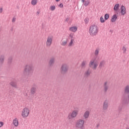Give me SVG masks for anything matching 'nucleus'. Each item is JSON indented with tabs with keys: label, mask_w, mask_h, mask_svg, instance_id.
Returning a JSON list of instances; mask_svg holds the SVG:
<instances>
[{
	"label": "nucleus",
	"mask_w": 129,
	"mask_h": 129,
	"mask_svg": "<svg viewBox=\"0 0 129 129\" xmlns=\"http://www.w3.org/2000/svg\"><path fill=\"white\" fill-rule=\"evenodd\" d=\"M89 4H90V2H89L88 0L84 2V6H85V7H87Z\"/></svg>",
	"instance_id": "c756f323"
},
{
	"label": "nucleus",
	"mask_w": 129,
	"mask_h": 129,
	"mask_svg": "<svg viewBox=\"0 0 129 129\" xmlns=\"http://www.w3.org/2000/svg\"><path fill=\"white\" fill-rule=\"evenodd\" d=\"M98 27H97V25H93L90 26L89 29V33L90 35V36H96L97 34H98Z\"/></svg>",
	"instance_id": "f03ea898"
},
{
	"label": "nucleus",
	"mask_w": 129,
	"mask_h": 129,
	"mask_svg": "<svg viewBox=\"0 0 129 129\" xmlns=\"http://www.w3.org/2000/svg\"><path fill=\"white\" fill-rule=\"evenodd\" d=\"M11 92H13V91H12V90H10V91H9V93H11Z\"/></svg>",
	"instance_id": "de8ad7c7"
},
{
	"label": "nucleus",
	"mask_w": 129,
	"mask_h": 129,
	"mask_svg": "<svg viewBox=\"0 0 129 129\" xmlns=\"http://www.w3.org/2000/svg\"><path fill=\"white\" fill-rule=\"evenodd\" d=\"M82 3H84L85 2V0H82Z\"/></svg>",
	"instance_id": "a18cd8bd"
},
{
	"label": "nucleus",
	"mask_w": 129,
	"mask_h": 129,
	"mask_svg": "<svg viewBox=\"0 0 129 129\" xmlns=\"http://www.w3.org/2000/svg\"><path fill=\"white\" fill-rule=\"evenodd\" d=\"M88 22H89L88 19H85V22L86 23V24H88Z\"/></svg>",
	"instance_id": "e433bc0d"
},
{
	"label": "nucleus",
	"mask_w": 129,
	"mask_h": 129,
	"mask_svg": "<svg viewBox=\"0 0 129 129\" xmlns=\"http://www.w3.org/2000/svg\"><path fill=\"white\" fill-rule=\"evenodd\" d=\"M124 94H129V85H127L124 87Z\"/></svg>",
	"instance_id": "a211bd4d"
},
{
	"label": "nucleus",
	"mask_w": 129,
	"mask_h": 129,
	"mask_svg": "<svg viewBox=\"0 0 129 129\" xmlns=\"http://www.w3.org/2000/svg\"><path fill=\"white\" fill-rule=\"evenodd\" d=\"M98 54H99V49H96L95 50V52H94L95 56H97Z\"/></svg>",
	"instance_id": "c85d7f7f"
},
{
	"label": "nucleus",
	"mask_w": 129,
	"mask_h": 129,
	"mask_svg": "<svg viewBox=\"0 0 129 129\" xmlns=\"http://www.w3.org/2000/svg\"><path fill=\"white\" fill-rule=\"evenodd\" d=\"M69 30L70 31H71V32H75L76 31H77V27L76 26L72 27L70 28Z\"/></svg>",
	"instance_id": "b1692460"
},
{
	"label": "nucleus",
	"mask_w": 129,
	"mask_h": 129,
	"mask_svg": "<svg viewBox=\"0 0 129 129\" xmlns=\"http://www.w3.org/2000/svg\"><path fill=\"white\" fill-rule=\"evenodd\" d=\"M10 84L12 87H14V88H18V85L17 84V82L14 81H12L10 83Z\"/></svg>",
	"instance_id": "412c9836"
},
{
	"label": "nucleus",
	"mask_w": 129,
	"mask_h": 129,
	"mask_svg": "<svg viewBox=\"0 0 129 129\" xmlns=\"http://www.w3.org/2000/svg\"><path fill=\"white\" fill-rule=\"evenodd\" d=\"M37 1L38 0H32L31 1V4L32 6H36L37 5Z\"/></svg>",
	"instance_id": "bb28decb"
},
{
	"label": "nucleus",
	"mask_w": 129,
	"mask_h": 129,
	"mask_svg": "<svg viewBox=\"0 0 129 129\" xmlns=\"http://www.w3.org/2000/svg\"><path fill=\"white\" fill-rule=\"evenodd\" d=\"M90 75H91V71H90V69H88L84 73V78H88Z\"/></svg>",
	"instance_id": "f8f14e48"
},
{
	"label": "nucleus",
	"mask_w": 129,
	"mask_h": 129,
	"mask_svg": "<svg viewBox=\"0 0 129 129\" xmlns=\"http://www.w3.org/2000/svg\"><path fill=\"white\" fill-rule=\"evenodd\" d=\"M99 126V124H97L96 126L97 127H98Z\"/></svg>",
	"instance_id": "09e8293b"
},
{
	"label": "nucleus",
	"mask_w": 129,
	"mask_h": 129,
	"mask_svg": "<svg viewBox=\"0 0 129 129\" xmlns=\"http://www.w3.org/2000/svg\"><path fill=\"white\" fill-rule=\"evenodd\" d=\"M126 129H129V128H126Z\"/></svg>",
	"instance_id": "3c124183"
},
{
	"label": "nucleus",
	"mask_w": 129,
	"mask_h": 129,
	"mask_svg": "<svg viewBox=\"0 0 129 129\" xmlns=\"http://www.w3.org/2000/svg\"><path fill=\"white\" fill-rule=\"evenodd\" d=\"M55 9H56V7L55 6L50 7L51 11H55Z\"/></svg>",
	"instance_id": "f704fd0d"
},
{
	"label": "nucleus",
	"mask_w": 129,
	"mask_h": 129,
	"mask_svg": "<svg viewBox=\"0 0 129 129\" xmlns=\"http://www.w3.org/2000/svg\"><path fill=\"white\" fill-rule=\"evenodd\" d=\"M76 127L78 129H84V121L80 119L76 122Z\"/></svg>",
	"instance_id": "20e7f679"
},
{
	"label": "nucleus",
	"mask_w": 129,
	"mask_h": 129,
	"mask_svg": "<svg viewBox=\"0 0 129 129\" xmlns=\"http://www.w3.org/2000/svg\"><path fill=\"white\" fill-rule=\"evenodd\" d=\"M67 44V40L65 41H62V42L61 43V46H66Z\"/></svg>",
	"instance_id": "7c9ffc66"
},
{
	"label": "nucleus",
	"mask_w": 129,
	"mask_h": 129,
	"mask_svg": "<svg viewBox=\"0 0 129 129\" xmlns=\"http://www.w3.org/2000/svg\"><path fill=\"white\" fill-rule=\"evenodd\" d=\"M70 37L71 38H73V35H72V34H70Z\"/></svg>",
	"instance_id": "c03bdc74"
},
{
	"label": "nucleus",
	"mask_w": 129,
	"mask_h": 129,
	"mask_svg": "<svg viewBox=\"0 0 129 129\" xmlns=\"http://www.w3.org/2000/svg\"><path fill=\"white\" fill-rule=\"evenodd\" d=\"M122 51H123V53L124 54L126 52V48H125V46H123L122 48Z\"/></svg>",
	"instance_id": "473e14b6"
},
{
	"label": "nucleus",
	"mask_w": 129,
	"mask_h": 129,
	"mask_svg": "<svg viewBox=\"0 0 129 129\" xmlns=\"http://www.w3.org/2000/svg\"><path fill=\"white\" fill-rule=\"evenodd\" d=\"M118 9H119V4H115V6L114 7V11L115 12L118 11Z\"/></svg>",
	"instance_id": "a878e982"
},
{
	"label": "nucleus",
	"mask_w": 129,
	"mask_h": 129,
	"mask_svg": "<svg viewBox=\"0 0 129 129\" xmlns=\"http://www.w3.org/2000/svg\"><path fill=\"white\" fill-rule=\"evenodd\" d=\"M116 20H117V16L116 15V14H114L111 18V22H112V23H114Z\"/></svg>",
	"instance_id": "4be33fe9"
},
{
	"label": "nucleus",
	"mask_w": 129,
	"mask_h": 129,
	"mask_svg": "<svg viewBox=\"0 0 129 129\" xmlns=\"http://www.w3.org/2000/svg\"><path fill=\"white\" fill-rule=\"evenodd\" d=\"M13 124L15 126H19V121H18L17 118H15L13 120Z\"/></svg>",
	"instance_id": "5701e85b"
},
{
	"label": "nucleus",
	"mask_w": 129,
	"mask_h": 129,
	"mask_svg": "<svg viewBox=\"0 0 129 129\" xmlns=\"http://www.w3.org/2000/svg\"><path fill=\"white\" fill-rule=\"evenodd\" d=\"M69 21V18H67L66 19V22H68Z\"/></svg>",
	"instance_id": "79ce46f5"
},
{
	"label": "nucleus",
	"mask_w": 129,
	"mask_h": 129,
	"mask_svg": "<svg viewBox=\"0 0 129 129\" xmlns=\"http://www.w3.org/2000/svg\"><path fill=\"white\" fill-rule=\"evenodd\" d=\"M59 8H63V4H59Z\"/></svg>",
	"instance_id": "58836bf2"
},
{
	"label": "nucleus",
	"mask_w": 129,
	"mask_h": 129,
	"mask_svg": "<svg viewBox=\"0 0 129 129\" xmlns=\"http://www.w3.org/2000/svg\"><path fill=\"white\" fill-rule=\"evenodd\" d=\"M122 103L123 105H127L129 103V94L127 97L123 96L122 97Z\"/></svg>",
	"instance_id": "423d86ee"
},
{
	"label": "nucleus",
	"mask_w": 129,
	"mask_h": 129,
	"mask_svg": "<svg viewBox=\"0 0 129 129\" xmlns=\"http://www.w3.org/2000/svg\"><path fill=\"white\" fill-rule=\"evenodd\" d=\"M30 92L32 95H34L37 92V86H33L31 87L30 89Z\"/></svg>",
	"instance_id": "2eb2a0df"
},
{
	"label": "nucleus",
	"mask_w": 129,
	"mask_h": 129,
	"mask_svg": "<svg viewBox=\"0 0 129 129\" xmlns=\"http://www.w3.org/2000/svg\"><path fill=\"white\" fill-rule=\"evenodd\" d=\"M29 114L30 110H29V108L25 107L23 109L22 112V116H23V117H28Z\"/></svg>",
	"instance_id": "39448f33"
},
{
	"label": "nucleus",
	"mask_w": 129,
	"mask_h": 129,
	"mask_svg": "<svg viewBox=\"0 0 129 129\" xmlns=\"http://www.w3.org/2000/svg\"><path fill=\"white\" fill-rule=\"evenodd\" d=\"M104 65H105V60L101 61L98 67L99 69H101L102 67H104Z\"/></svg>",
	"instance_id": "6ab92c4d"
},
{
	"label": "nucleus",
	"mask_w": 129,
	"mask_h": 129,
	"mask_svg": "<svg viewBox=\"0 0 129 129\" xmlns=\"http://www.w3.org/2000/svg\"><path fill=\"white\" fill-rule=\"evenodd\" d=\"M56 60V58L54 56H52L49 60L48 61V66L49 67H53L54 66V64H55V61Z\"/></svg>",
	"instance_id": "1a4fd4ad"
},
{
	"label": "nucleus",
	"mask_w": 129,
	"mask_h": 129,
	"mask_svg": "<svg viewBox=\"0 0 129 129\" xmlns=\"http://www.w3.org/2000/svg\"><path fill=\"white\" fill-rule=\"evenodd\" d=\"M95 61V59H92L89 63V66L91 68V67H92V66H93L94 64L92 69H93L94 70H96V69L97 68V66H98V64H97V63H94Z\"/></svg>",
	"instance_id": "0eeeda50"
},
{
	"label": "nucleus",
	"mask_w": 129,
	"mask_h": 129,
	"mask_svg": "<svg viewBox=\"0 0 129 129\" xmlns=\"http://www.w3.org/2000/svg\"><path fill=\"white\" fill-rule=\"evenodd\" d=\"M100 22L101 23H104V22H105V20H104L102 16L100 17Z\"/></svg>",
	"instance_id": "72a5a7b5"
},
{
	"label": "nucleus",
	"mask_w": 129,
	"mask_h": 129,
	"mask_svg": "<svg viewBox=\"0 0 129 129\" xmlns=\"http://www.w3.org/2000/svg\"><path fill=\"white\" fill-rule=\"evenodd\" d=\"M3 13V8L0 9V14H2Z\"/></svg>",
	"instance_id": "ea45409f"
},
{
	"label": "nucleus",
	"mask_w": 129,
	"mask_h": 129,
	"mask_svg": "<svg viewBox=\"0 0 129 129\" xmlns=\"http://www.w3.org/2000/svg\"><path fill=\"white\" fill-rule=\"evenodd\" d=\"M11 31L13 32V31H14V28L12 27L11 29Z\"/></svg>",
	"instance_id": "37998d69"
},
{
	"label": "nucleus",
	"mask_w": 129,
	"mask_h": 129,
	"mask_svg": "<svg viewBox=\"0 0 129 129\" xmlns=\"http://www.w3.org/2000/svg\"><path fill=\"white\" fill-rule=\"evenodd\" d=\"M53 36H48L46 41V46H50L52 45V42H53Z\"/></svg>",
	"instance_id": "9b49d317"
},
{
	"label": "nucleus",
	"mask_w": 129,
	"mask_h": 129,
	"mask_svg": "<svg viewBox=\"0 0 129 129\" xmlns=\"http://www.w3.org/2000/svg\"><path fill=\"white\" fill-rule=\"evenodd\" d=\"M121 109H122L121 107H119V108H118V110H119V111H121Z\"/></svg>",
	"instance_id": "a19ab883"
},
{
	"label": "nucleus",
	"mask_w": 129,
	"mask_h": 129,
	"mask_svg": "<svg viewBox=\"0 0 129 129\" xmlns=\"http://www.w3.org/2000/svg\"><path fill=\"white\" fill-rule=\"evenodd\" d=\"M4 125V123L3 122H0V127H2Z\"/></svg>",
	"instance_id": "4c0bfd02"
},
{
	"label": "nucleus",
	"mask_w": 129,
	"mask_h": 129,
	"mask_svg": "<svg viewBox=\"0 0 129 129\" xmlns=\"http://www.w3.org/2000/svg\"><path fill=\"white\" fill-rule=\"evenodd\" d=\"M69 70V66L67 63H62L60 67V72L61 74L65 75Z\"/></svg>",
	"instance_id": "7ed1b4c3"
},
{
	"label": "nucleus",
	"mask_w": 129,
	"mask_h": 129,
	"mask_svg": "<svg viewBox=\"0 0 129 129\" xmlns=\"http://www.w3.org/2000/svg\"><path fill=\"white\" fill-rule=\"evenodd\" d=\"M5 60H6V56L3 54L0 56V67H2L5 63Z\"/></svg>",
	"instance_id": "4468645a"
},
{
	"label": "nucleus",
	"mask_w": 129,
	"mask_h": 129,
	"mask_svg": "<svg viewBox=\"0 0 129 129\" xmlns=\"http://www.w3.org/2000/svg\"><path fill=\"white\" fill-rule=\"evenodd\" d=\"M121 15L122 16H124V15H125V14H126V10L125 9V7L123 6H121Z\"/></svg>",
	"instance_id": "dca6fc26"
},
{
	"label": "nucleus",
	"mask_w": 129,
	"mask_h": 129,
	"mask_svg": "<svg viewBox=\"0 0 129 129\" xmlns=\"http://www.w3.org/2000/svg\"><path fill=\"white\" fill-rule=\"evenodd\" d=\"M109 102L107 100H105L103 103V110L105 111L108 109Z\"/></svg>",
	"instance_id": "9d476101"
},
{
	"label": "nucleus",
	"mask_w": 129,
	"mask_h": 129,
	"mask_svg": "<svg viewBox=\"0 0 129 129\" xmlns=\"http://www.w3.org/2000/svg\"><path fill=\"white\" fill-rule=\"evenodd\" d=\"M74 40L73 39H72L71 40V42H70V43L69 44V46L70 47H71V46H72V44H73V42H74Z\"/></svg>",
	"instance_id": "2f4dec72"
},
{
	"label": "nucleus",
	"mask_w": 129,
	"mask_h": 129,
	"mask_svg": "<svg viewBox=\"0 0 129 129\" xmlns=\"http://www.w3.org/2000/svg\"><path fill=\"white\" fill-rule=\"evenodd\" d=\"M34 73V66L32 63L26 64L24 68L23 73L25 75L30 76Z\"/></svg>",
	"instance_id": "f257e3e1"
},
{
	"label": "nucleus",
	"mask_w": 129,
	"mask_h": 129,
	"mask_svg": "<svg viewBox=\"0 0 129 129\" xmlns=\"http://www.w3.org/2000/svg\"><path fill=\"white\" fill-rule=\"evenodd\" d=\"M77 114H78V111L76 110H74L72 114H70L68 115V118L69 119H72V118H74L77 116Z\"/></svg>",
	"instance_id": "6e6552de"
},
{
	"label": "nucleus",
	"mask_w": 129,
	"mask_h": 129,
	"mask_svg": "<svg viewBox=\"0 0 129 129\" xmlns=\"http://www.w3.org/2000/svg\"><path fill=\"white\" fill-rule=\"evenodd\" d=\"M109 89V85H108V83L107 82H105L103 84V89L104 92L106 93L107 92V90Z\"/></svg>",
	"instance_id": "ddd939ff"
},
{
	"label": "nucleus",
	"mask_w": 129,
	"mask_h": 129,
	"mask_svg": "<svg viewBox=\"0 0 129 129\" xmlns=\"http://www.w3.org/2000/svg\"><path fill=\"white\" fill-rule=\"evenodd\" d=\"M86 67V61L84 60L82 61L81 64V68L83 69L85 68Z\"/></svg>",
	"instance_id": "393cba45"
},
{
	"label": "nucleus",
	"mask_w": 129,
	"mask_h": 129,
	"mask_svg": "<svg viewBox=\"0 0 129 129\" xmlns=\"http://www.w3.org/2000/svg\"><path fill=\"white\" fill-rule=\"evenodd\" d=\"M89 114H90V112H89V111H86L84 113L83 117L85 119H87L89 117Z\"/></svg>",
	"instance_id": "aec40b11"
},
{
	"label": "nucleus",
	"mask_w": 129,
	"mask_h": 129,
	"mask_svg": "<svg viewBox=\"0 0 129 129\" xmlns=\"http://www.w3.org/2000/svg\"><path fill=\"white\" fill-rule=\"evenodd\" d=\"M14 59V57L13 56H10L8 58V64L10 65H12V63H13V60Z\"/></svg>",
	"instance_id": "f3484780"
},
{
	"label": "nucleus",
	"mask_w": 129,
	"mask_h": 129,
	"mask_svg": "<svg viewBox=\"0 0 129 129\" xmlns=\"http://www.w3.org/2000/svg\"><path fill=\"white\" fill-rule=\"evenodd\" d=\"M15 22H16V18L13 17V18L12 19V23H15Z\"/></svg>",
	"instance_id": "c9c22d12"
},
{
	"label": "nucleus",
	"mask_w": 129,
	"mask_h": 129,
	"mask_svg": "<svg viewBox=\"0 0 129 129\" xmlns=\"http://www.w3.org/2000/svg\"><path fill=\"white\" fill-rule=\"evenodd\" d=\"M56 2H59L60 0H55Z\"/></svg>",
	"instance_id": "8fccbe9b"
},
{
	"label": "nucleus",
	"mask_w": 129,
	"mask_h": 129,
	"mask_svg": "<svg viewBox=\"0 0 129 129\" xmlns=\"http://www.w3.org/2000/svg\"><path fill=\"white\" fill-rule=\"evenodd\" d=\"M109 18V15H108V14H106L104 15V19L105 21H107V20H108V19Z\"/></svg>",
	"instance_id": "cd10ccee"
},
{
	"label": "nucleus",
	"mask_w": 129,
	"mask_h": 129,
	"mask_svg": "<svg viewBox=\"0 0 129 129\" xmlns=\"http://www.w3.org/2000/svg\"><path fill=\"white\" fill-rule=\"evenodd\" d=\"M39 14H40V12H39L38 11L37 12V15H39Z\"/></svg>",
	"instance_id": "49530a36"
}]
</instances>
